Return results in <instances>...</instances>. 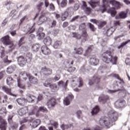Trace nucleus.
Segmentation results:
<instances>
[{"mask_svg": "<svg viewBox=\"0 0 130 130\" xmlns=\"http://www.w3.org/2000/svg\"><path fill=\"white\" fill-rule=\"evenodd\" d=\"M1 41H2L5 45H10V48H12L13 46H14V44L11 41L10 36H6L2 38Z\"/></svg>", "mask_w": 130, "mask_h": 130, "instance_id": "obj_5", "label": "nucleus"}, {"mask_svg": "<svg viewBox=\"0 0 130 130\" xmlns=\"http://www.w3.org/2000/svg\"><path fill=\"white\" fill-rule=\"evenodd\" d=\"M41 51L43 53V54H44L45 55H49L50 53H51V51L46 46H43L41 48Z\"/></svg>", "mask_w": 130, "mask_h": 130, "instance_id": "obj_11", "label": "nucleus"}, {"mask_svg": "<svg viewBox=\"0 0 130 130\" xmlns=\"http://www.w3.org/2000/svg\"><path fill=\"white\" fill-rule=\"evenodd\" d=\"M121 90H122V89H118V90H108V93H115V92H117L118 91H121Z\"/></svg>", "mask_w": 130, "mask_h": 130, "instance_id": "obj_61", "label": "nucleus"}, {"mask_svg": "<svg viewBox=\"0 0 130 130\" xmlns=\"http://www.w3.org/2000/svg\"><path fill=\"white\" fill-rule=\"evenodd\" d=\"M125 105V101L118 100L115 103V106L117 108H121Z\"/></svg>", "mask_w": 130, "mask_h": 130, "instance_id": "obj_12", "label": "nucleus"}, {"mask_svg": "<svg viewBox=\"0 0 130 130\" xmlns=\"http://www.w3.org/2000/svg\"><path fill=\"white\" fill-rule=\"evenodd\" d=\"M43 6V3L42 2H40L38 3V4L37 5V8L39 10V11H40L41 10V7Z\"/></svg>", "mask_w": 130, "mask_h": 130, "instance_id": "obj_51", "label": "nucleus"}, {"mask_svg": "<svg viewBox=\"0 0 130 130\" xmlns=\"http://www.w3.org/2000/svg\"><path fill=\"white\" fill-rule=\"evenodd\" d=\"M100 83V77L98 76H95L91 78L88 82V85L89 86H92L93 84H99Z\"/></svg>", "mask_w": 130, "mask_h": 130, "instance_id": "obj_8", "label": "nucleus"}, {"mask_svg": "<svg viewBox=\"0 0 130 130\" xmlns=\"http://www.w3.org/2000/svg\"><path fill=\"white\" fill-rule=\"evenodd\" d=\"M2 90H3V91L6 92V93H7V94L10 95V96H13L14 97H17V95L12 93L11 89L8 88V87H6V86H3Z\"/></svg>", "mask_w": 130, "mask_h": 130, "instance_id": "obj_21", "label": "nucleus"}, {"mask_svg": "<svg viewBox=\"0 0 130 130\" xmlns=\"http://www.w3.org/2000/svg\"><path fill=\"white\" fill-rule=\"evenodd\" d=\"M76 82H73L72 83V87H76L78 86V88H81V87H83V80L82 78L79 77L78 81Z\"/></svg>", "mask_w": 130, "mask_h": 130, "instance_id": "obj_15", "label": "nucleus"}, {"mask_svg": "<svg viewBox=\"0 0 130 130\" xmlns=\"http://www.w3.org/2000/svg\"><path fill=\"white\" fill-rule=\"evenodd\" d=\"M26 18H27L26 16H24L23 17H22L20 20V23H19V26L26 20Z\"/></svg>", "mask_w": 130, "mask_h": 130, "instance_id": "obj_58", "label": "nucleus"}, {"mask_svg": "<svg viewBox=\"0 0 130 130\" xmlns=\"http://www.w3.org/2000/svg\"><path fill=\"white\" fill-rule=\"evenodd\" d=\"M32 121L33 122L30 125H31V127H32V128H36V127H37L39 125L40 123H41V120L39 119H36L34 121L32 120Z\"/></svg>", "mask_w": 130, "mask_h": 130, "instance_id": "obj_16", "label": "nucleus"}, {"mask_svg": "<svg viewBox=\"0 0 130 130\" xmlns=\"http://www.w3.org/2000/svg\"><path fill=\"white\" fill-rule=\"evenodd\" d=\"M7 112H8V111H7V109L6 107H3L1 110H0V114H7Z\"/></svg>", "mask_w": 130, "mask_h": 130, "instance_id": "obj_45", "label": "nucleus"}, {"mask_svg": "<svg viewBox=\"0 0 130 130\" xmlns=\"http://www.w3.org/2000/svg\"><path fill=\"white\" fill-rule=\"evenodd\" d=\"M26 57L28 58L29 61H31V59H32V53L28 52L26 54Z\"/></svg>", "mask_w": 130, "mask_h": 130, "instance_id": "obj_48", "label": "nucleus"}, {"mask_svg": "<svg viewBox=\"0 0 130 130\" xmlns=\"http://www.w3.org/2000/svg\"><path fill=\"white\" fill-rule=\"evenodd\" d=\"M109 4L113 6H119V3L117 2V1L115 0H110Z\"/></svg>", "mask_w": 130, "mask_h": 130, "instance_id": "obj_42", "label": "nucleus"}, {"mask_svg": "<svg viewBox=\"0 0 130 130\" xmlns=\"http://www.w3.org/2000/svg\"><path fill=\"white\" fill-rule=\"evenodd\" d=\"M31 110L29 111V115H33L36 113L37 116H39V111H42V112H47V109L44 107H41L38 109L37 106H30L29 107Z\"/></svg>", "mask_w": 130, "mask_h": 130, "instance_id": "obj_3", "label": "nucleus"}, {"mask_svg": "<svg viewBox=\"0 0 130 130\" xmlns=\"http://www.w3.org/2000/svg\"><path fill=\"white\" fill-rule=\"evenodd\" d=\"M61 127L63 130L68 129V128H70V127H72V124L66 125L63 124L61 125Z\"/></svg>", "mask_w": 130, "mask_h": 130, "instance_id": "obj_43", "label": "nucleus"}, {"mask_svg": "<svg viewBox=\"0 0 130 130\" xmlns=\"http://www.w3.org/2000/svg\"><path fill=\"white\" fill-rule=\"evenodd\" d=\"M4 62H5V63L9 64V63H11V62H12V61L8 60V56H6V58L4 59Z\"/></svg>", "mask_w": 130, "mask_h": 130, "instance_id": "obj_56", "label": "nucleus"}, {"mask_svg": "<svg viewBox=\"0 0 130 130\" xmlns=\"http://www.w3.org/2000/svg\"><path fill=\"white\" fill-rule=\"evenodd\" d=\"M18 64L20 67H24L27 62V59L24 57L23 56H20L18 57L17 59Z\"/></svg>", "mask_w": 130, "mask_h": 130, "instance_id": "obj_9", "label": "nucleus"}, {"mask_svg": "<svg viewBox=\"0 0 130 130\" xmlns=\"http://www.w3.org/2000/svg\"><path fill=\"white\" fill-rule=\"evenodd\" d=\"M88 4L90 5V6H91V7H92V8H95L96 7V4H97V3L91 2H89Z\"/></svg>", "mask_w": 130, "mask_h": 130, "instance_id": "obj_55", "label": "nucleus"}, {"mask_svg": "<svg viewBox=\"0 0 130 130\" xmlns=\"http://www.w3.org/2000/svg\"><path fill=\"white\" fill-rule=\"evenodd\" d=\"M7 23H8V19H7V18H6L4 21L2 22V26L4 27V26H6V25L7 24Z\"/></svg>", "mask_w": 130, "mask_h": 130, "instance_id": "obj_62", "label": "nucleus"}, {"mask_svg": "<svg viewBox=\"0 0 130 130\" xmlns=\"http://www.w3.org/2000/svg\"><path fill=\"white\" fill-rule=\"evenodd\" d=\"M67 6H68V1L62 0L60 3L61 8H66Z\"/></svg>", "mask_w": 130, "mask_h": 130, "instance_id": "obj_41", "label": "nucleus"}, {"mask_svg": "<svg viewBox=\"0 0 130 130\" xmlns=\"http://www.w3.org/2000/svg\"><path fill=\"white\" fill-rule=\"evenodd\" d=\"M30 74H27L25 72H21L19 74V78L20 80L18 79L17 80V85L19 88H21V89H24L25 86L22 84V82H25L26 80H27V78L29 79V77H30Z\"/></svg>", "mask_w": 130, "mask_h": 130, "instance_id": "obj_4", "label": "nucleus"}, {"mask_svg": "<svg viewBox=\"0 0 130 130\" xmlns=\"http://www.w3.org/2000/svg\"><path fill=\"white\" fill-rule=\"evenodd\" d=\"M41 73L45 76H50V75L52 74V69L47 68L46 67H43L41 70Z\"/></svg>", "mask_w": 130, "mask_h": 130, "instance_id": "obj_10", "label": "nucleus"}, {"mask_svg": "<svg viewBox=\"0 0 130 130\" xmlns=\"http://www.w3.org/2000/svg\"><path fill=\"white\" fill-rule=\"evenodd\" d=\"M47 124L48 125H53L55 128L58 126V123L57 122H53V120H50V122Z\"/></svg>", "mask_w": 130, "mask_h": 130, "instance_id": "obj_35", "label": "nucleus"}, {"mask_svg": "<svg viewBox=\"0 0 130 130\" xmlns=\"http://www.w3.org/2000/svg\"><path fill=\"white\" fill-rule=\"evenodd\" d=\"M7 82L8 85H11V84H13V83H14V79L11 77H8L7 78Z\"/></svg>", "mask_w": 130, "mask_h": 130, "instance_id": "obj_40", "label": "nucleus"}, {"mask_svg": "<svg viewBox=\"0 0 130 130\" xmlns=\"http://www.w3.org/2000/svg\"><path fill=\"white\" fill-rule=\"evenodd\" d=\"M16 101L19 105H21V106H24L27 103V100L24 98H18L16 100Z\"/></svg>", "mask_w": 130, "mask_h": 130, "instance_id": "obj_18", "label": "nucleus"}, {"mask_svg": "<svg viewBox=\"0 0 130 130\" xmlns=\"http://www.w3.org/2000/svg\"><path fill=\"white\" fill-rule=\"evenodd\" d=\"M79 8H80L79 4H75L74 8V9L75 10V11H77V10H79Z\"/></svg>", "mask_w": 130, "mask_h": 130, "instance_id": "obj_60", "label": "nucleus"}, {"mask_svg": "<svg viewBox=\"0 0 130 130\" xmlns=\"http://www.w3.org/2000/svg\"><path fill=\"white\" fill-rule=\"evenodd\" d=\"M90 63L92 66H97L99 63V60L95 58V57H92L90 59Z\"/></svg>", "mask_w": 130, "mask_h": 130, "instance_id": "obj_22", "label": "nucleus"}, {"mask_svg": "<svg viewBox=\"0 0 130 130\" xmlns=\"http://www.w3.org/2000/svg\"><path fill=\"white\" fill-rule=\"evenodd\" d=\"M56 104V102H55V99H54V98H52L49 100L47 103V105L49 107V108H51V107H54V106H55Z\"/></svg>", "mask_w": 130, "mask_h": 130, "instance_id": "obj_14", "label": "nucleus"}, {"mask_svg": "<svg viewBox=\"0 0 130 130\" xmlns=\"http://www.w3.org/2000/svg\"><path fill=\"white\" fill-rule=\"evenodd\" d=\"M3 103H8V95H4V100H3Z\"/></svg>", "mask_w": 130, "mask_h": 130, "instance_id": "obj_53", "label": "nucleus"}, {"mask_svg": "<svg viewBox=\"0 0 130 130\" xmlns=\"http://www.w3.org/2000/svg\"><path fill=\"white\" fill-rule=\"evenodd\" d=\"M130 42V40H128V41L122 43L120 46L118 47V49L120 48V47H123L124 45H126V44H128V43H129Z\"/></svg>", "mask_w": 130, "mask_h": 130, "instance_id": "obj_46", "label": "nucleus"}, {"mask_svg": "<svg viewBox=\"0 0 130 130\" xmlns=\"http://www.w3.org/2000/svg\"><path fill=\"white\" fill-rule=\"evenodd\" d=\"M91 51H92V47H89L88 48L87 50H86V53L84 54V56H88V53L91 52Z\"/></svg>", "mask_w": 130, "mask_h": 130, "instance_id": "obj_47", "label": "nucleus"}, {"mask_svg": "<svg viewBox=\"0 0 130 130\" xmlns=\"http://www.w3.org/2000/svg\"><path fill=\"white\" fill-rule=\"evenodd\" d=\"M17 127H18V125H16V126H11L10 127V130H16Z\"/></svg>", "mask_w": 130, "mask_h": 130, "instance_id": "obj_64", "label": "nucleus"}, {"mask_svg": "<svg viewBox=\"0 0 130 130\" xmlns=\"http://www.w3.org/2000/svg\"><path fill=\"white\" fill-rule=\"evenodd\" d=\"M28 80L31 84H37V82H38V79H37V78L31 76V75L29 77Z\"/></svg>", "mask_w": 130, "mask_h": 130, "instance_id": "obj_28", "label": "nucleus"}, {"mask_svg": "<svg viewBox=\"0 0 130 130\" xmlns=\"http://www.w3.org/2000/svg\"><path fill=\"white\" fill-rule=\"evenodd\" d=\"M16 70V66L12 65L7 68V74H13V72H15Z\"/></svg>", "mask_w": 130, "mask_h": 130, "instance_id": "obj_24", "label": "nucleus"}, {"mask_svg": "<svg viewBox=\"0 0 130 130\" xmlns=\"http://www.w3.org/2000/svg\"><path fill=\"white\" fill-rule=\"evenodd\" d=\"M89 26V28L90 29V30H91V31H93L94 32V31H95L96 30V28H95V26H94V25L93 24H92L91 23H88Z\"/></svg>", "mask_w": 130, "mask_h": 130, "instance_id": "obj_49", "label": "nucleus"}, {"mask_svg": "<svg viewBox=\"0 0 130 130\" xmlns=\"http://www.w3.org/2000/svg\"><path fill=\"white\" fill-rule=\"evenodd\" d=\"M39 48H40V45L38 44H35L32 46V49L33 51H38V50H39Z\"/></svg>", "mask_w": 130, "mask_h": 130, "instance_id": "obj_34", "label": "nucleus"}, {"mask_svg": "<svg viewBox=\"0 0 130 130\" xmlns=\"http://www.w3.org/2000/svg\"><path fill=\"white\" fill-rule=\"evenodd\" d=\"M109 99V96L108 95H103L99 98V101L100 103H106V101Z\"/></svg>", "mask_w": 130, "mask_h": 130, "instance_id": "obj_20", "label": "nucleus"}, {"mask_svg": "<svg viewBox=\"0 0 130 130\" xmlns=\"http://www.w3.org/2000/svg\"><path fill=\"white\" fill-rule=\"evenodd\" d=\"M103 6L101 8V11L102 13L106 12L107 10H108L109 13H110L112 17H115L116 15V11L115 8H111L108 5V0H103Z\"/></svg>", "mask_w": 130, "mask_h": 130, "instance_id": "obj_2", "label": "nucleus"}, {"mask_svg": "<svg viewBox=\"0 0 130 130\" xmlns=\"http://www.w3.org/2000/svg\"><path fill=\"white\" fill-rule=\"evenodd\" d=\"M73 37L77 38V39H83L82 41L83 42H85L86 41V39H87V37H88V35H87V32L85 31L83 32L82 35L80 36V34L73 33Z\"/></svg>", "mask_w": 130, "mask_h": 130, "instance_id": "obj_7", "label": "nucleus"}, {"mask_svg": "<svg viewBox=\"0 0 130 130\" xmlns=\"http://www.w3.org/2000/svg\"><path fill=\"white\" fill-rule=\"evenodd\" d=\"M50 10L51 11H54L55 7H54V5L52 4H51L49 6Z\"/></svg>", "mask_w": 130, "mask_h": 130, "instance_id": "obj_63", "label": "nucleus"}, {"mask_svg": "<svg viewBox=\"0 0 130 130\" xmlns=\"http://www.w3.org/2000/svg\"><path fill=\"white\" fill-rule=\"evenodd\" d=\"M114 27H111L110 28L108 29L106 32L107 36H111V35H112V34L113 32H114Z\"/></svg>", "mask_w": 130, "mask_h": 130, "instance_id": "obj_29", "label": "nucleus"}, {"mask_svg": "<svg viewBox=\"0 0 130 130\" xmlns=\"http://www.w3.org/2000/svg\"><path fill=\"white\" fill-rule=\"evenodd\" d=\"M0 129L1 130H6L7 129V122L3 121L0 124Z\"/></svg>", "mask_w": 130, "mask_h": 130, "instance_id": "obj_32", "label": "nucleus"}, {"mask_svg": "<svg viewBox=\"0 0 130 130\" xmlns=\"http://www.w3.org/2000/svg\"><path fill=\"white\" fill-rule=\"evenodd\" d=\"M51 38L49 37H47L44 40V43L45 44V45H47V46H49V45H51Z\"/></svg>", "mask_w": 130, "mask_h": 130, "instance_id": "obj_25", "label": "nucleus"}, {"mask_svg": "<svg viewBox=\"0 0 130 130\" xmlns=\"http://www.w3.org/2000/svg\"><path fill=\"white\" fill-rule=\"evenodd\" d=\"M99 111H100V108H99L98 106H95V107L92 109L91 114L92 115H95V114H97Z\"/></svg>", "mask_w": 130, "mask_h": 130, "instance_id": "obj_26", "label": "nucleus"}, {"mask_svg": "<svg viewBox=\"0 0 130 130\" xmlns=\"http://www.w3.org/2000/svg\"><path fill=\"white\" fill-rule=\"evenodd\" d=\"M73 98H74V96H73L72 94L67 96L63 100L64 105H66V106L70 105L71 104V100L73 99Z\"/></svg>", "mask_w": 130, "mask_h": 130, "instance_id": "obj_13", "label": "nucleus"}, {"mask_svg": "<svg viewBox=\"0 0 130 130\" xmlns=\"http://www.w3.org/2000/svg\"><path fill=\"white\" fill-rule=\"evenodd\" d=\"M51 83H52V79H48L45 81V83H44V86H45V87H50V86H51Z\"/></svg>", "mask_w": 130, "mask_h": 130, "instance_id": "obj_31", "label": "nucleus"}, {"mask_svg": "<svg viewBox=\"0 0 130 130\" xmlns=\"http://www.w3.org/2000/svg\"><path fill=\"white\" fill-rule=\"evenodd\" d=\"M37 34L38 39H39V40H40V39H43V38L45 36V34L43 32H37Z\"/></svg>", "mask_w": 130, "mask_h": 130, "instance_id": "obj_38", "label": "nucleus"}, {"mask_svg": "<svg viewBox=\"0 0 130 130\" xmlns=\"http://www.w3.org/2000/svg\"><path fill=\"white\" fill-rule=\"evenodd\" d=\"M44 22V17L43 16H41L39 17V19L38 21V25H41V24L43 23Z\"/></svg>", "mask_w": 130, "mask_h": 130, "instance_id": "obj_44", "label": "nucleus"}, {"mask_svg": "<svg viewBox=\"0 0 130 130\" xmlns=\"http://www.w3.org/2000/svg\"><path fill=\"white\" fill-rule=\"evenodd\" d=\"M82 4H83L82 7L84 10H85V12L87 14H90L91 13V8H90V7H88V6H87V4H86V2L83 1Z\"/></svg>", "mask_w": 130, "mask_h": 130, "instance_id": "obj_23", "label": "nucleus"}, {"mask_svg": "<svg viewBox=\"0 0 130 130\" xmlns=\"http://www.w3.org/2000/svg\"><path fill=\"white\" fill-rule=\"evenodd\" d=\"M5 74H6V72L5 71H2L0 72V80H2L4 78Z\"/></svg>", "mask_w": 130, "mask_h": 130, "instance_id": "obj_59", "label": "nucleus"}, {"mask_svg": "<svg viewBox=\"0 0 130 130\" xmlns=\"http://www.w3.org/2000/svg\"><path fill=\"white\" fill-rule=\"evenodd\" d=\"M106 49V51L103 54V61L106 63H109L111 62L112 64H116V61H117V57H112L113 56V51L111 49L108 48L107 47H105Z\"/></svg>", "mask_w": 130, "mask_h": 130, "instance_id": "obj_1", "label": "nucleus"}, {"mask_svg": "<svg viewBox=\"0 0 130 130\" xmlns=\"http://www.w3.org/2000/svg\"><path fill=\"white\" fill-rule=\"evenodd\" d=\"M25 97L27 102H28L29 103H32V102L35 100V96L29 93L26 94Z\"/></svg>", "mask_w": 130, "mask_h": 130, "instance_id": "obj_17", "label": "nucleus"}, {"mask_svg": "<svg viewBox=\"0 0 130 130\" xmlns=\"http://www.w3.org/2000/svg\"><path fill=\"white\" fill-rule=\"evenodd\" d=\"M15 13H16V10L15 9L12 10L9 14L10 17L15 16Z\"/></svg>", "mask_w": 130, "mask_h": 130, "instance_id": "obj_52", "label": "nucleus"}, {"mask_svg": "<svg viewBox=\"0 0 130 130\" xmlns=\"http://www.w3.org/2000/svg\"><path fill=\"white\" fill-rule=\"evenodd\" d=\"M83 53V49L82 48H79L77 52H76V54H82Z\"/></svg>", "mask_w": 130, "mask_h": 130, "instance_id": "obj_50", "label": "nucleus"}, {"mask_svg": "<svg viewBox=\"0 0 130 130\" xmlns=\"http://www.w3.org/2000/svg\"><path fill=\"white\" fill-rule=\"evenodd\" d=\"M50 88L52 92H56V91L58 90V88H57V85H56V84H51Z\"/></svg>", "mask_w": 130, "mask_h": 130, "instance_id": "obj_36", "label": "nucleus"}, {"mask_svg": "<svg viewBox=\"0 0 130 130\" xmlns=\"http://www.w3.org/2000/svg\"><path fill=\"white\" fill-rule=\"evenodd\" d=\"M75 71H76V68L75 67H70L68 69V72L69 73H73Z\"/></svg>", "mask_w": 130, "mask_h": 130, "instance_id": "obj_54", "label": "nucleus"}, {"mask_svg": "<svg viewBox=\"0 0 130 130\" xmlns=\"http://www.w3.org/2000/svg\"><path fill=\"white\" fill-rule=\"evenodd\" d=\"M60 79V75L59 74H57L55 75V76L54 78V80L55 81H58Z\"/></svg>", "mask_w": 130, "mask_h": 130, "instance_id": "obj_57", "label": "nucleus"}, {"mask_svg": "<svg viewBox=\"0 0 130 130\" xmlns=\"http://www.w3.org/2000/svg\"><path fill=\"white\" fill-rule=\"evenodd\" d=\"M68 82H69V80H67L65 83H63V81H60L58 82V86L59 87H63L64 88H66L68 86Z\"/></svg>", "mask_w": 130, "mask_h": 130, "instance_id": "obj_33", "label": "nucleus"}, {"mask_svg": "<svg viewBox=\"0 0 130 130\" xmlns=\"http://www.w3.org/2000/svg\"><path fill=\"white\" fill-rule=\"evenodd\" d=\"M126 13L124 12H122L119 13V16L115 17V19H119V18H121V19H124L126 18Z\"/></svg>", "mask_w": 130, "mask_h": 130, "instance_id": "obj_30", "label": "nucleus"}, {"mask_svg": "<svg viewBox=\"0 0 130 130\" xmlns=\"http://www.w3.org/2000/svg\"><path fill=\"white\" fill-rule=\"evenodd\" d=\"M27 112H28V107H24L20 109L18 111V114L20 116H22L23 115H25V114H26V113H27Z\"/></svg>", "mask_w": 130, "mask_h": 130, "instance_id": "obj_19", "label": "nucleus"}, {"mask_svg": "<svg viewBox=\"0 0 130 130\" xmlns=\"http://www.w3.org/2000/svg\"><path fill=\"white\" fill-rule=\"evenodd\" d=\"M32 121H33V118H25L23 120L20 121V124L25 122H32Z\"/></svg>", "mask_w": 130, "mask_h": 130, "instance_id": "obj_37", "label": "nucleus"}, {"mask_svg": "<svg viewBox=\"0 0 130 130\" xmlns=\"http://www.w3.org/2000/svg\"><path fill=\"white\" fill-rule=\"evenodd\" d=\"M79 29L83 31V33H84V32H86V24L82 23L80 24L79 26Z\"/></svg>", "mask_w": 130, "mask_h": 130, "instance_id": "obj_39", "label": "nucleus"}, {"mask_svg": "<svg viewBox=\"0 0 130 130\" xmlns=\"http://www.w3.org/2000/svg\"><path fill=\"white\" fill-rule=\"evenodd\" d=\"M61 46V41H56L54 42L53 47L55 49L59 48Z\"/></svg>", "mask_w": 130, "mask_h": 130, "instance_id": "obj_27", "label": "nucleus"}, {"mask_svg": "<svg viewBox=\"0 0 130 130\" xmlns=\"http://www.w3.org/2000/svg\"><path fill=\"white\" fill-rule=\"evenodd\" d=\"M35 24L32 25L28 24L25 27L23 28V31L26 34L29 35L33 33L35 31Z\"/></svg>", "mask_w": 130, "mask_h": 130, "instance_id": "obj_6", "label": "nucleus"}]
</instances>
